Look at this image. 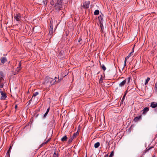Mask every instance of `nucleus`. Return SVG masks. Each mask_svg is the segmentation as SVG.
Segmentation results:
<instances>
[{"label": "nucleus", "instance_id": "f257e3e1", "mask_svg": "<svg viewBox=\"0 0 157 157\" xmlns=\"http://www.w3.org/2000/svg\"><path fill=\"white\" fill-rule=\"evenodd\" d=\"M63 1L62 0H57L54 4V7L56 11L59 12L62 8Z\"/></svg>", "mask_w": 157, "mask_h": 157}, {"label": "nucleus", "instance_id": "f03ea898", "mask_svg": "<svg viewBox=\"0 0 157 157\" xmlns=\"http://www.w3.org/2000/svg\"><path fill=\"white\" fill-rule=\"evenodd\" d=\"M48 80H50V84L52 85L54 84V83L56 81V80L53 79L52 78L49 77H47L45 78V82L46 83H48Z\"/></svg>", "mask_w": 157, "mask_h": 157}, {"label": "nucleus", "instance_id": "7ed1b4c3", "mask_svg": "<svg viewBox=\"0 0 157 157\" xmlns=\"http://www.w3.org/2000/svg\"><path fill=\"white\" fill-rule=\"evenodd\" d=\"M53 21L51 20L50 23V28H49V35L51 36L53 33Z\"/></svg>", "mask_w": 157, "mask_h": 157}, {"label": "nucleus", "instance_id": "20e7f679", "mask_svg": "<svg viewBox=\"0 0 157 157\" xmlns=\"http://www.w3.org/2000/svg\"><path fill=\"white\" fill-rule=\"evenodd\" d=\"M90 3V1H85L83 3L82 7L84 9H87L89 8Z\"/></svg>", "mask_w": 157, "mask_h": 157}, {"label": "nucleus", "instance_id": "39448f33", "mask_svg": "<svg viewBox=\"0 0 157 157\" xmlns=\"http://www.w3.org/2000/svg\"><path fill=\"white\" fill-rule=\"evenodd\" d=\"M0 92L1 93V100H4L6 98L7 96L6 95V94L5 93L3 92L2 90H0Z\"/></svg>", "mask_w": 157, "mask_h": 157}, {"label": "nucleus", "instance_id": "423d86ee", "mask_svg": "<svg viewBox=\"0 0 157 157\" xmlns=\"http://www.w3.org/2000/svg\"><path fill=\"white\" fill-rule=\"evenodd\" d=\"M149 110V108L148 107H145L142 111V114L144 115H146Z\"/></svg>", "mask_w": 157, "mask_h": 157}, {"label": "nucleus", "instance_id": "0eeeda50", "mask_svg": "<svg viewBox=\"0 0 157 157\" xmlns=\"http://www.w3.org/2000/svg\"><path fill=\"white\" fill-rule=\"evenodd\" d=\"M1 63L4 64L5 63L8 61L7 58L6 57H1L0 59Z\"/></svg>", "mask_w": 157, "mask_h": 157}, {"label": "nucleus", "instance_id": "6e6552de", "mask_svg": "<svg viewBox=\"0 0 157 157\" xmlns=\"http://www.w3.org/2000/svg\"><path fill=\"white\" fill-rule=\"evenodd\" d=\"M150 107L153 109L156 108L157 107V102L155 101H153L151 103Z\"/></svg>", "mask_w": 157, "mask_h": 157}, {"label": "nucleus", "instance_id": "1a4fd4ad", "mask_svg": "<svg viewBox=\"0 0 157 157\" xmlns=\"http://www.w3.org/2000/svg\"><path fill=\"white\" fill-rule=\"evenodd\" d=\"M21 17V15L20 14L18 13L16 14L14 16V18L17 21H20Z\"/></svg>", "mask_w": 157, "mask_h": 157}, {"label": "nucleus", "instance_id": "9d476101", "mask_svg": "<svg viewBox=\"0 0 157 157\" xmlns=\"http://www.w3.org/2000/svg\"><path fill=\"white\" fill-rule=\"evenodd\" d=\"M126 79H125V80H123V81H122L119 83V85L120 86L122 87L124 86V85H125L126 82Z\"/></svg>", "mask_w": 157, "mask_h": 157}, {"label": "nucleus", "instance_id": "9b49d317", "mask_svg": "<svg viewBox=\"0 0 157 157\" xmlns=\"http://www.w3.org/2000/svg\"><path fill=\"white\" fill-rule=\"evenodd\" d=\"M141 118V115L139 116L134 118V121L135 122L138 121Z\"/></svg>", "mask_w": 157, "mask_h": 157}, {"label": "nucleus", "instance_id": "f8f14e48", "mask_svg": "<svg viewBox=\"0 0 157 157\" xmlns=\"http://www.w3.org/2000/svg\"><path fill=\"white\" fill-rule=\"evenodd\" d=\"M21 69V62H19L18 64V66L17 68V70L18 71H19Z\"/></svg>", "mask_w": 157, "mask_h": 157}, {"label": "nucleus", "instance_id": "ddd939ff", "mask_svg": "<svg viewBox=\"0 0 157 157\" xmlns=\"http://www.w3.org/2000/svg\"><path fill=\"white\" fill-rule=\"evenodd\" d=\"M102 16H103V15H102V16H101L100 15L98 17V19L99 20L100 23H102V20H103Z\"/></svg>", "mask_w": 157, "mask_h": 157}, {"label": "nucleus", "instance_id": "4468645a", "mask_svg": "<svg viewBox=\"0 0 157 157\" xmlns=\"http://www.w3.org/2000/svg\"><path fill=\"white\" fill-rule=\"evenodd\" d=\"M67 137L66 136H65L63 137L61 139V140L62 142H64L65 141H67Z\"/></svg>", "mask_w": 157, "mask_h": 157}, {"label": "nucleus", "instance_id": "2eb2a0df", "mask_svg": "<svg viewBox=\"0 0 157 157\" xmlns=\"http://www.w3.org/2000/svg\"><path fill=\"white\" fill-rule=\"evenodd\" d=\"M100 145V143L99 142H97L94 144V146L95 148H97Z\"/></svg>", "mask_w": 157, "mask_h": 157}, {"label": "nucleus", "instance_id": "dca6fc26", "mask_svg": "<svg viewBox=\"0 0 157 157\" xmlns=\"http://www.w3.org/2000/svg\"><path fill=\"white\" fill-rule=\"evenodd\" d=\"M79 133L78 132V131L77 132H76L72 136V138H73L74 139V138H75L76 136L78 135Z\"/></svg>", "mask_w": 157, "mask_h": 157}, {"label": "nucleus", "instance_id": "f3484780", "mask_svg": "<svg viewBox=\"0 0 157 157\" xmlns=\"http://www.w3.org/2000/svg\"><path fill=\"white\" fill-rule=\"evenodd\" d=\"M73 139H74L73 138H72V137H70V138L68 140V141L67 142L68 144H70L72 142V141L73 140Z\"/></svg>", "mask_w": 157, "mask_h": 157}, {"label": "nucleus", "instance_id": "a211bd4d", "mask_svg": "<svg viewBox=\"0 0 157 157\" xmlns=\"http://www.w3.org/2000/svg\"><path fill=\"white\" fill-rule=\"evenodd\" d=\"M101 67L102 69L104 71H105L106 69V68L103 64H100Z\"/></svg>", "mask_w": 157, "mask_h": 157}, {"label": "nucleus", "instance_id": "6ab92c4d", "mask_svg": "<svg viewBox=\"0 0 157 157\" xmlns=\"http://www.w3.org/2000/svg\"><path fill=\"white\" fill-rule=\"evenodd\" d=\"M99 13V10H95L94 12V15H98Z\"/></svg>", "mask_w": 157, "mask_h": 157}, {"label": "nucleus", "instance_id": "aec40b11", "mask_svg": "<svg viewBox=\"0 0 157 157\" xmlns=\"http://www.w3.org/2000/svg\"><path fill=\"white\" fill-rule=\"evenodd\" d=\"M150 78L149 77H147V79H146L145 81V85H147L148 83V81L150 80Z\"/></svg>", "mask_w": 157, "mask_h": 157}, {"label": "nucleus", "instance_id": "412c9836", "mask_svg": "<svg viewBox=\"0 0 157 157\" xmlns=\"http://www.w3.org/2000/svg\"><path fill=\"white\" fill-rule=\"evenodd\" d=\"M0 77H4V75L2 71H0Z\"/></svg>", "mask_w": 157, "mask_h": 157}, {"label": "nucleus", "instance_id": "4be33fe9", "mask_svg": "<svg viewBox=\"0 0 157 157\" xmlns=\"http://www.w3.org/2000/svg\"><path fill=\"white\" fill-rule=\"evenodd\" d=\"M3 77H2L0 78V83H4V79Z\"/></svg>", "mask_w": 157, "mask_h": 157}, {"label": "nucleus", "instance_id": "5701e85b", "mask_svg": "<svg viewBox=\"0 0 157 157\" xmlns=\"http://www.w3.org/2000/svg\"><path fill=\"white\" fill-rule=\"evenodd\" d=\"M39 94V93L38 92H36L35 93H34L33 95V96H32V98H33V97H35L36 96V95H38Z\"/></svg>", "mask_w": 157, "mask_h": 157}, {"label": "nucleus", "instance_id": "b1692460", "mask_svg": "<svg viewBox=\"0 0 157 157\" xmlns=\"http://www.w3.org/2000/svg\"><path fill=\"white\" fill-rule=\"evenodd\" d=\"M127 90H126V92L124 94V95H123V98H122V100H121V101H123V100H124V99H125V96H126V93H127Z\"/></svg>", "mask_w": 157, "mask_h": 157}, {"label": "nucleus", "instance_id": "393cba45", "mask_svg": "<svg viewBox=\"0 0 157 157\" xmlns=\"http://www.w3.org/2000/svg\"><path fill=\"white\" fill-rule=\"evenodd\" d=\"M114 154V152L113 151H112L111 152V153L110 154L109 156V157H112V156ZM108 155L107 156V157H108Z\"/></svg>", "mask_w": 157, "mask_h": 157}, {"label": "nucleus", "instance_id": "a878e982", "mask_svg": "<svg viewBox=\"0 0 157 157\" xmlns=\"http://www.w3.org/2000/svg\"><path fill=\"white\" fill-rule=\"evenodd\" d=\"M100 26L101 28V31L102 32H103V24H102V23H100Z\"/></svg>", "mask_w": 157, "mask_h": 157}, {"label": "nucleus", "instance_id": "bb28decb", "mask_svg": "<svg viewBox=\"0 0 157 157\" xmlns=\"http://www.w3.org/2000/svg\"><path fill=\"white\" fill-rule=\"evenodd\" d=\"M132 54V52H131L128 55V56L125 57L126 58V59H128V58L131 56Z\"/></svg>", "mask_w": 157, "mask_h": 157}, {"label": "nucleus", "instance_id": "cd10ccee", "mask_svg": "<svg viewBox=\"0 0 157 157\" xmlns=\"http://www.w3.org/2000/svg\"><path fill=\"white\" fill-rule=\"evenodd\" d=\"M19 72V71H18L17 70V69H16V70L15 71L13 72V74L14 75H16Z\"/></svg>", "mask_w": 157, "mask_h": 157}, {"label": "nucleus", "instance_id": "c85d7f7f", "mask_svg": "<svg viewBox=\"0 0 157 157\" xmlns=\"http://www.w3.org/2000/svg\"><path fill=\"white\" fill-rule=\"evenodd\" d=\"M53 157H58V155L56 154L55 151L54 153L53 154Z\"/></svg>", "mask_w": 157, "mask_h": 157}, {"label": "nucleus", "instance_id": "c756f323", "mask_svg": "<svg viewBox=\"0 0 157 157\" xmlns=\"http://www.w3.org/2000/svg\"><path fill=\"white\" fill-rule=\"evenodd\" d=\"M155 91L157 93V82L155 84Z\"/></svg>", "mask_w": 157, "mask_h": 157}, {"label": "nucleus", "instance_id": "7c9ffc66", "mask_svg": "<svg viewBox=\"0 0 157 157\" xmlns=\"http://www.w3.org/2000/svg\"><path fill=\"white\" fill-rule=\"evenodd\" d=\"M10 150H8V151L7 152L6 154L7 155H8L9 156H10Z\"/></svg>", "mask_w": 157, "mask_h": 157}, {"label": "nucleus", "instance_id": "2f4dec72", "mask_svg": "<svg viewBox=\"0 0 157 157\" xmlns=\"http://www.w3.org/2000/svg\"><path fill=\"white\" fill-rule=\"evenodd\" d=\"M4 83H0V88H2L4 86Z\"/></svg>", "mask_w": 157, "mask_h": 157}, {"label": "nucleus", "instance_id": "473e14b6", "mask_svg": "<svg viewBox=\"0 0 157 157\" xmlns=\"http://www.w3.org/2000/svg\"><path fill=\"white\" fill-rule=\"evenodd\" d=\"M82 40V39L81 37H80L78 40V42H79L80 44H82L81 42V43L80 42Z\"/></svg>", "mask_w": 157, "mask_h": 157}, {"label": "nucleus", "instance_id": "72a5a7b5", "mask_svg": "<svg viewBox=\"0 0 157 157\" xmlns=\"http://www.w3.org/2000/svg\"><path fill=\"white\" fill-rule=\"evenodd\" d=\"M47 144V143H46V142H44V143H42V144H41V145H40V146H41V147H42V146H44V145H45V144Z\"/></svg>", "mask_w": 157, "mask_h": 157}, {"label": "nucleus", "instance_id": "f704fd0d", "mask_svg": "<svg viewBox=\"0 0 157 157\" xmlns=\"http://www.w3.org/2000/svg\"><path fill=\"white\" fill-rule=\"evenodd\" d=\"M47 144V143H46V142H44V143H42V144H41V145H40V146H41V147H42V146H44V145H45V144Z\"/></svg>", "mask_w": 157, "mask_h": 157}, {"label": "nucleus", "instance_id": "c9c22d12", "mask_svg": "<svg viewBox=\"0 0 157 157\" xmlns=\"http://www.w3.org/2000/svg\"><path fill=\"white\" fill-rule=\"evenodd\" d=\"M62 79V77L59 76L58 77V81L59 82Z\"/></svg>", "mask_w": 157, "mask_h": 157}, {"label": "nucleus", "instance_id": "e433bc0d", "mask_svg": "<svg viewBox=\"0 0 157 157\" xmlns=\"http://www.w3.org/2000/svg\"><path fill=\"white\" fill-rule=\"evenodd\" d=\"M50 3H51V5H52V6H53V5H54V2L53 1L51 2Z\"/></svg>", "mask_w": 157, "mask_h": 157}, {"label": "nucleus", "instance_id": "4c0bfd02", "mask_svg": "<svg viewBox=\"0 0 157 157\" xmlns=\"http://www.w3.org/2000/svg\"><path fill=\"white\" fill-rule=\"evenodd\" d=\"M48 113L46 112L44 115V117L45 118L48 114Z\"/></svg>", "mask_w": 157, "mask_h": 157}, {"label": "nucleus", "instance_id": "58836bf2", "mask_svg": "<svg viewBox=\"0 0 157 157\" xmlns=\"http://www.w3.org/2000/svg\"><path fill=\"white\" fill-rule=\"evenodd\" d=\"M130 79H131L130 77H129V78H127V79L128 80V83L130 82Z\"/></svg>", "mask_w": 157, "mask_h": 157}, {"label": "nucleus", "instance_id": "ea45409f", "mask_svg": "<svg viewBox=\"0 0 157 157\" xmlns=\"http://www.w3.org/2000/svg\"><path fill=\"white\" fill-rule=\"evenodd\" d=\"M49 109H50V108H48L47 109V110L46 112L48 113L49 111Z\"/></svg>", "mask_w": 157, "mask_h": 157}, {"label": "nucleus", "instance_id": "a19ab883", "mask_svg": "<svg viewBox=\"0 0 157 157\" xmlns=\"http://www.w3.org/2000/svg\"><path fill=\"white\" fill-rule=\"evenodd\" d=\"M50 139H50H50H48V140H46V143H48V142L50 141Z\"/></svg>", "mask_w": 157, "mask_h": 157}, {"label": "nucleus", "instance_id": "79ce46f5", "mask_svg": "<svg viewBox=\"0 0 157 157\" xmlns=\"http://www.w3.org/2000/svg\"><path fill=\"white\" fill-rule=\"evenodd\" d=\"M32 98L29 101L28 105H29L30 103V102H31V101H32Z\"/></svg>", "mask_w": 157, "mask_h": 157}, {"label": "nucleus", "instance_id": "37998d69", "mask_svg": "<svg viewBox=\"0 0 157 157\" xmlns=\"http://www.w3.org/2000/svg\"><path fill=\"white\" fill-rule=\"evenodd\" d=\"M128 59H126V58H125V59L124 62V63H126L127 60Z\"/></svg>", "mask_w": 157, "mask_h": 157}, {"label": "nucleus", "instance_id": "c03bdc74", "mask_svg": "<svg viewBox=\"0 0 157 157\" xmlns=\"http://www.w3.org/2000/svg\"><path fill=\"white\" fill-rule=\"evenodd\" d=\"M154 110L156 113H157V107L154 109Z\"/></svg>", "mask_w": 157, "mask_h": 157}, {"label": "nucleus", "instance_id": "a18cd8bd", "mask_svg": "<svg viewBox=\"0 0 157 157\" xmlns=\"http://www.w3.org/2000/svg\"><path fill=\"white\" fill-rule=\"evenodd\" d=\"M134 46L132 48V53H133V52H134Z\"/></svg>", "mask_w": 157, "mask_h": 157}, {"label": "nucleus", "instance_id": "49530a36", "mask_svg": "<svg viewBox=\"0 0 157 157\" xmlns=\"http://www.w3.org/2000/svg\"><path fill=\"white\" fill-rule=\"evenodd\" d=\"M103 80V78H102L101 77V78H100V81H102Z\"/></svg>", "mask_w": 157, "mask_h": 157}, {"label": "nucleus", "instance_id": "de8ad7c7", "mask_svg": "<svg viewBox=\"0 0 157 157\" xmlns=\"http://www.w3.org/2000/svg\"><path fill=\"white\" fill-rule=\"evenodd\" d=\"M11 148H12V147H11V146H10V148H9V150H10Z\"/></svg>", "mask_w": 157, "mask_h": 157}, {"label": "nucleus", "instance_id": "09e8293b", "mask_svg": "<svg viewBox=\"0 0 157 157\" xmlns=\"http://www.w3.org/2000/svg\"><path fill=\"white\" fill-rule=\"evenodd\" d=\"M108 156V154H107L106 155H105L104 157H107Z\"/></svg>", "mask_w": 157, "mask_h": 157}, {"label": "nucleus", "instance_id": "8fccbe9b", "mask_svg": "<svg viewBox=\"0 0 157 157\" xmlns=\"http://www.w3.org/2000/svg\"><path fill=\"white\" fill-rule=\"evenodd\" d=\"M15 108L16 109H17V105H15Z\"/></svg>", "mask_w": 157, "mask_h": 157}, {"label": "nucleus", "instance_id": "3c124183", "mask_svg": "<svg viewBox=\"0 0 157 157\" xmlns=\"http://www.w3.org/2000/svg\"><path fill=\"white\" fill-rule=\"evenodd\" d=\"M152 148V147H150L147 150H149V149H151Z\"/></svg>", "mask_w": 157, "mask_h": 157}, {"label": "nucleus", "instance_id": "603ef678", "mask_svg": "<svg viewBox=\"0 0 157 157\" xmlns=\"http://www.w3.org/2000/svg\"><path fill=\"white\" fill-rule=\"evenodd\" d=\"M126 66V63H124V67Z\"/></svg>", "mask_w": 157, "mask_h": 157}, {"label": "nucleus", "instance_id": "864d4df0", "mask_svg": "<svg viewBox=\"0 0 157 157\" xmlns=\"http://www.w3.org/2000/svg\"><path fill=\"white\" fill-rule=\"evenodd\" d=\"M38 116V114H37L36 116V117H37Z\"/></svg>", "mask_w": 157, "mask_h": 157}, {"label": "nucleus", "instance_id": "5fc2aeb1", "mask_svg": "<svg viewBox=\"0 0 157 157\" xmlns=\"http://www.w3.org/2000/svg\"><path fill=\"white\" fill-rule=\"evenodd\" d=\"M48 83H50V80H48Z\"/></svg>", "mask_w": 157, "mask_h": 157}, {"label": "nucleus", "instance_id": "6e6d98bb", "mask_svg": "<svg viewBox=\"0 0 157 157\" xmlns=\"http://www.w3.org/2000/svg\"><path fill=\"white\" fill-rule=\"evenodd\" d=\"M56 78H57H57L56 77H55V79Z\"/></svg>", "mask_w": 157, "mask_h": 157}, {"label": "nucleus", "instance_id": "4d7b16f0", "mask_svg": "<svg viewBox=\"0 0 157 157\" xmlns=\"http://www.w3.org/2000/svg\"><path fill=\"white\" fill-rule=\"evenodd\" d=\"M0 65H2L1 64V63H0Z\"/></svg>", "mask_w": 157, "mask_h": 157}, {"label": "nucleus", "instance_id": "13d9d810", "mask_svg": "<svg viewBox=\"0 0 157 157\" xmlns=\"http://www.w3.org/2000/svg\"><path fill=\"white\" fill-rule=\"evenodd\" d=\"M65 76H66V75H65L63 77H64Z\"/></svg>", "mask_w": 157, "mask_h": 157}, {"label": "nucleus", "instance_id": "bf43d9fd", "mask_svg": "<svg viewBox=\"0 0 157 157\" xmlns=\"http://www.w3.org/2000/svg\"><path fill=\"white\" fill-rule=\"evenodd\" d=\"M63 73H61V74H63Z\"/></svg>", "mask_w": 157, "mask_h": 157}]
</instances>
